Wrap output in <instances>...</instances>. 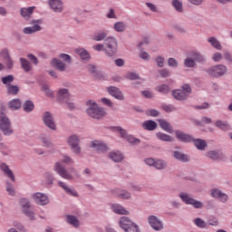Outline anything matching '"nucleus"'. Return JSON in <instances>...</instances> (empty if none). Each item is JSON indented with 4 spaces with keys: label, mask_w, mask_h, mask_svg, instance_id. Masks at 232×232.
<instances>
[{
    "label": "nucleus",
    "mask_w": 232,
    "mask_h": 232,
    "mask_svg": "<svg viewBox=\"0 0 232 232\" xmlns=\"http://www.w3.org/2000/svg\"><path fill=\"white\" fill-rule=\"evenodd\" d=\"M54 171L62 177V179H64L65 180H73L74 177L76 179H79L81 175L77 171V169L74 167H71L68 169L63 163L61 162H56L54 164Z\"/></svg>",
    "instance_id": "obj_1"
},
{
    "label": "nucleus",
    "mask_w": 232,
    "mask_h": 232,
    "mask_svg": "<svg viewBox=\"0 0 232 232\" xmlns=\"http://www.w3.org/2000/svg\"><path fill=\"white\" fill-rule=\"evenodd\" d=\"M86 113L92 119H96L97 121H100V119H102V117H106V110L102 107H99L95 101L88 100L86 102Z\"/></svg>",
    "instance_id": "obj_2"
},
{
    "label": "nucleus",
    "mask_w": 232,
    "mask_h": 232,
    "mask_svg": "<svg viewBox=\"0 0 232 232\" xmlns=\"http://www.w3.org/2000/svg\"><path fill=\"white\" fill-rule=\"evenodd\" d=\"M104 53L106 57H115L117 55V52L119 51V43L117 42V38L114 36H108L104 40Z\"/></svg>",
    "instance_id": "obj_3"
},
{
    "label": "nucleus",
    "mask_w": 232,
    "mask_h": 232,
    "mask_svg": "<svg viewBox=\"0 0 232 232\" xmlns=\"http://www.w3.org/2000/svg\"><path fill=\"white\" fill-rule=\"evenodd\" d=\"M0 131L5 136L10 137L14 135V129L12 128V121L5 112H0Z\"/></svg>",
    "instance_id": "obj_4"
},
{
    "label": "nucleus",
    "mask_w": 232,
    "mask_h": 232,
    "mask_svg": "<svg viewBox=\"0 0 232 232\" xmlns=\"http://www.w3.org/2000/svg\"><path fill=\"white\" fill-rule=\"evenodd\" d=\"M227 72H229V70L227 69V66L224 64L214 65L207 69L208 75H209V77H213L214 79L224 77V75H227Z\"/></svg>",
    "instance_id": "obj_5"
},
{
    "label": "nucleus",
    "mask_w": 232,
    "mask_h": 232,
    "mask_svg": "<svg viewBox=\"0 0 232 232\" xmlns=\"http://www.w3.org/2000/svg\"><path fill=\"white\" fill-rule=\"evenodd\" d=\"M66 142L74 155H81L82 149L81 148V139L77 136V134L70 135L67 138Z\"/></svg>",
    "instance_id": "obj_6"
},
{
    "label": "nucleus",
    "mask_w": 232,
    "mask_h": 232,
    "mask_svg": "<svg viewBox=\"0 0 232 232\" xmlns=\"http://www.w3.org/2000/svg\"><path fill=\"white\" fill-rule=\"evenodd\" d=\"M179 198L184 204H187V206H193L195 209H202V208H204V203H202V201L193 198L191 195L186 192H181L179 194Z\"/></svg>",
    "instance_id": "obj_7"
},
{
    "label": "nucleus",
    "mask_w": 232,
    "mask_h": 232,
    "mask_svg": "<svg viewBox=\"0 0 232 232\" xmlns=\"http://www.w3.org/2000/svg\"><path fill=\"white\" fill-rule=\"evenodd\" d=\"M43 23V20H31L29 22V24L31 26L25 27L23 29L24 34L25 35H32V34H37V32H41L43 30V27H41V24Z\"/></svg>",
    "instance_id": "obj_8"
},
{
    "label": "nucleus",
    "mask_w": 232,
    "mask_h": 232,
    "mask_svg": "<svg viewBox=\"0 0 232 232\" xmlns=\"http://www.w3.org/2000/svg\"><path fill=\"white\" fill-rule=\"evenodd\" d=\"M32 200H34L37 206H48L50 204V198L48 195L43 192H35L31 195Z\"/></svg>",
    "instance_id": "obj_9"
},
{
    "label": "nucleus",
    "mask_w": 232,
    "mask_h": 232,
    "mask_svg": "<svg viewBox=\"0 0 232 232\" xmlns=\"http://www.w3.org/2000/svg\"><path fill=\"white\" fill-rule=\"evenodd\" d=\"M147 222L154 231H162V229H164V223L157 216H149L147 218Z\"/></svg>",
    "instance_id": "obj_10"
},
{
    "label": "nucleus",
    "mask_w": 232,
    "mask_h": 232,
    "mask_svg": "<svg viewBox=\"0 0 232 232\" xmlns=\"http://www.w3.org/2000/svg\"><path fill=\"white\" fill-rule=\"evenodd\" d=\"M47 5L54 14H63L64 12V2L63 0H48Z\"/></svg>",
    "instance_id": "obj_11"
},
{
    "label": "nucleus",
    "mask_w": 232,
    "mask_h": 232,
    "mask_svg": "<svg viewBox=\"0 0 232 232\" xmlns=\"http://www.w3.org/2000/svg\"><path fill=\"white\" fill-rule=\"evenodd\" d=\"M43 122L44 126L55 131L57 130V125L55 124V121L53 120V116L50 111H45L42 116Z\"/></svg>",
    "instance_id": "obj_12"
},
{
    "label": "nucleus",
    "mask_w": 232,
    "mask_h": 232,
    "mask_svg": "<svg viewBox=\"0 0 232 232\" xmlns=\"http://www.w3.org/2000/svg\"><path fill=\"white\" fill-rule=\"evenodd\" d=\"M211 197L213 198H218L223 204L227 202V200H229V196H227V194L220 190V188H214L211 189Z\"/></svg>",
    "instance_id": "obj_13"
},
{
    "label": "nucleus",
    "mask_w": 232,
    "mask_h": 232,
    "mask_svg": "<svg viewBox=\"0 0 232 232\" xmlns=\"http://www.w3.org/2000/svg\"><path fill=\"white\" fill-rule=\"evenodd\" d=\"M91 148L98 153H106L108 151V145L101 140H92L91 142Z\"/></svg>",
    "instance_id": "obj_14"
},
{
    "label": "nucleus",
    "mask_w": 232,
    "mask_h": 232,
    "mask_svg": "<svg viewBox=\"0 0 232 232\" xmlns=\"http://www.w3.org/2000/svg\"><path fill=\"white\" fill-rule=\"evenodd\" d=\"M176 139L179 140V142H193V136L188 134L182 130H176L174 131Z\"/></svg>",
    "instance_id": "obj_15"
},
{
    "label": "nucleus",
    "mask_w": 232,
    "mask_h": 232,
    "mask_svg": "<svg viewBox=\"0 0 232 232\" xmlns=\"http://www.w3.org/2000/svg\"><path fill=\"white\" fill-rule=\"evenodd\" d=\"M118 198H121V200H131V192L122 189V188H116L111 190Z\"/></svg>",
    "instance_id": "obj_16"
},
{
    "label": "nucleus",
    "mask_w": 232,
    "mask_h": 232,
    "mask_svg": "<svg viewBox=\"0 0 232 232\" xmlns=\"http://www.w3.org/2000/svg\"><path fill=\"white\" fill-rule=\"evenodd\" d=\"M108 93L111 95V97H114V99H117V101H124V93L122 92L115 87V86H110L107 88Z\"/></svg>",
    "instance_id": "obj_17"
},
{
    "label": "nucleus",
    "mask_w": 232,
    "mask_h": 232,
    "mask_svg": "<svg viewBox=\"0 0 232 232\" xmlns=\"http://www.w3.org/2000/svg\"><path fill=\"white\" fill-rule=\"evenodd\" d=\"M56 99L57 101H59V102H62V103L65 102L66 101H69L70 99H72L70 91H68V89L58 90Z\"/></svg>",
    "instance_id": "obj_18"
},
{
    "label": "nucleus",
    "mask_w": 232,
    "mask_h": 232,
    "mask_svg": "<svg viewBox=\"0 0 232 232\" xmlns=\"http://www.w3.org/2000/svg\"><path fill=\"white\" fill-rule=\"evenodd\" d=\"M208 159L211 160H226V155L218 150H209L206 153Z\"/></svg>",
    "instance_id": "obj_19"
},
{
    "label": "nucleus",
    "mask_w": 232,
    "mask_h": 232,
    "mask_svg": "<svg viewBox=\"0 0 232 232\" xmlns=\"http://www.w3.org/2000/svg\"><path fill=\"white\" fill-rule=\"evenodd\" d=\"M58 186L63 189V191L71 197H79V193L73 188H70L64 181H58Z\"/></svg>",
    "instance_id": "obj_20"
},
{
    "label": "nucleus",
    "mask_w": 232,
    "mask_h": 232,
    "mask_svg": "<svg viewBox=\"0 0 232 232\" xmlns=\"http://www.w3.org/2000/svg\"><path fill=\"white\" fill-rule=\"evenodd\" d=\"M0 169L4 172L7 179H10L13 182H15V176L6 163H0Z\"/></svg>",
    "instance_id": "obj_21"
},
{
    "label": "nucleus",
    "mask_w": 232,
    "mask_h": 232,
    "mask_svg": "<svg viewBox=\"0 0 232 232\" xmlns=\"http://www.w3.org/2000/svg\"><path fill=\"white\" fill-rule=\"evenodd\" d=\"M51 66L58 70V72H66V63L62 62L59 58H53L51 61Z\"/></svg>",
    "instance_id": "obj_22"
},
{
    "label": "nucleus",
    "mask_w": 232,
    "mask_h": 232,
    "mask_svg": "<svg viewBox=\"0 0 232 232\" xmlns=\"http://www.w3.org/2000/svg\"><path fill=\"white\" fill-rule=\"evenodd\" d=\"M190 55L193 57L195 63H198L199 64H206V63H208V58L199 52L192 51L190 52Z\"/></svg>",
    "instance_id": "obj_23"
},
{
    "label": "nucleus",
    "mask_w": 232,
    "mask_h": 232,
    "mask_svg": "<svg viewBox=\"0 0 232 232\" xmlns=\"http://www.w3.org/2000/svg\"><path fill=\"white\" fill-rule=\"evenodd\" d=\"M113 213H116V215H130V212L126 208L122 207L121 204H112L111 207Z\"/></svg>",
    "instance_id": "obj_24"
},
{
    "label": "nucleus",
    "mask_w": 232,
    "mask_h": 232,
    "mask_svg": "<svg viewBox=\"0 0 232 232\" xmlns=\"http://www.w3.org/2000/svg\"><path fill=\"white\" fill-rule=\"evenodd\" d=\"M35 10V6H29V7H23L20 10V14L25 21H29L30 17H32V14H34V11Z\"/></svg>",
    "instance_id": "obj_25"
},
{
    "label": "nucleus",
    "mask_w": 232,
    "mask_h": 232,
    "mask_svg": "<svg viewBox=\"0 0 232 232\" xmlns=\"http://www.w3.org/2000/svg\"><path fill=\"white\" fill-rule=\"evenodd\" d=\"M109 159L113 162H122L124 155H122L119 150H112L109 153Z\"/></svg>",
    "instance_id": "obj_26"
},
{
    "label": "nucleus",
    "mask_w": 232,
    "mask_h": 232,
    "mask_svg": "<svg viewBox=\"0 0 232 232\" xmlns=\"http://www.w3.org/2000/svg\"><path fill=\"white\" fill-rule=\"evenodd\" d=\"M119 226L124 231H128L130 226H133V222L128 217H122L119 221Z\"/></svg>",
    "instance_id": "obj_27"
},
{
    "label": "nucleus",
    "mask_w": 232,
    "mask_h": 232,
    "mask_svg": "<svg viewBox=\"0 0 232 232\" xmlns=\"http://www.w3.org/2000/svg\"><path fill=\"white\" fill-rule=\"evenodd\" d=\"M65 222L70 226H72V227H79V226H81V221H79V218L73 215L65 216Z\"/></svg>",
    "instance_id": "obj_28"
},
{
    "label": "nucleus",
    "mask_w": 232,
    "mask_h": 232,
    "mask_svg": "<svg viewBox=\"0 0 232 232\" xmlns=\"http://www.w3.org/2000/svg\"><path fill=\"white\" fill-rule=\"evenodd\" d=\"M173 157L176 160H179V162H189V156L184 154V152L175 150L173 151Z\"/></svg>",
    "instance_id": "obj_29"
},
{
    "label": "nucleus",
    "mask_w": 232,
    "mask_h": 232,
    "mask_svg": "<svg viewBox=\"0 0 232 232\" xmlns=\"http://www.w3.org/2000/svg\"><path fill=\"white\" fill-rule=\"evenodd\" d=\"M172 95H173L174 99H176V101H186V100H188V97H189L181 89L173 91Z\"/></svg>",
    "instance_id": "obj_30"
},
{
    "label": "nucleus",
    "mask_w": 232,
    "mask_h": 232,
    "mask_svg": "<svg viewBox=\"0 0 232 232\" xmlns=\"http://www.w3.org/2000/svg\"><path fill=\"white\" fill-rule=\"evenodd\" d=\"M19 62L24 72H32L34 67L32 66V63L30 61H28L26 58H20Z\"/></svg>",
    "instance_id": "obj_31"
},
{
    "label": "nucleus",
    "mask_w": 232,
    "mask_h": 232,
    "mask_svg": "<svg viewBox=\"0 0 232 232\" xmlns=\"http://www.w3.org/2000/svg\"><path fill=\"white\" fill-rule=\"evenodd\" d=\"M142 128L147 131H155L157 130V123L153 120H148L142 123Z\"/></svg>",
    "instance_id": "obj_32"
},
{
    "label": "nucleus",
    "mask_w": 232,
    "mask_h": 232,
    "mask_svg": "<svg viewBox=\"0 0 232 232\" xmlns=\"http://www.w3.org/2000/svg\"><path fill=\"white\" fill-rule=\"evenodd\" d=\"M127 28H128V24H126V22L119 21V22H115L113 24V30H115V32H118L119 34H122V32H126Z\"/></svg>",
    "instance_id": "obj_33"
},
{
    "label": "nucleus",
    "mask_w": 232,
    "mask_h": 232,
    "mask_svg": "<svg viewBox=\"0 0 232 232\" xmlns=\"http://www.w3.org/2000/svg\"><path fill=\"white\" fill-rule=\"evenodd\" d=\"M158 122L161 130L167 131V133H171L173 131V127L166 120L160 119L158 120Z\"/></svg>",
    "instance_id": "obj_34"
},
{
    "label": "nucleus",
    "mask_w": 232,
    "mask_h": 232,
    "mask_svg": "<svg viewBox=\"0 0 232 232\" xmlns=\"http://www.w3.org/2000/svg\"><path fill=\"white\" fill-rule=\"evenodd\" d=\"M154 168H155V169H158L159 171L168 169V161L164 160L162 159H157L154 163Z\"/></svg>",
    "instance_id": "obj_35"
},
{
    "label": "nucleus",
    "mask_w": 232,
    "mask_h": 232,
    "mask_svg": "<svg viewBox=\"0 0 232 232\" xmlns=\"http://www.w3.org/2000/svg\"><path fill=\"white\" fill-rule=\"evenodd\" d=\"M192 142L194 143V145L196 146V148L198 150H199L200 151H204V150H206V148H208V142H206V140H202V139H194Z\"/></svg>",
    "instance_id": "obj_36"
},
{
    "label": "nucleus",
    "mask_w": 232,
    "mask_h": 232,
    "mask_svg": "<svg viewBox=\"0 0 232 232\" xmlns=\"http://www.w3.org/2000/svg\"><path fill=\"white\" fill-rule=\"evenodd\" d=\"M19 206H20L21 211L23 212L32 208V202H30L28 198H21L19 199Z\"/></svg>",
    "instance_id": "obj_37"
},
{
    "label": "nucleus",
    "mask_w": 232,
    "mask_h": 232,
    "mask_svg": "<svg viewBox=\"0 0 232 232\" xmlns=\"http://www.w3.org/2000/svg\"><path fill=\"white\" fill-rule=\"evenodd\" d=\"M108 31H99L92 36V40L96 41V43H101V41H104V39H108Z\"/></svg>",
    "instance_id": "obj_38"
},
{
    "label": "nucleus",
    "mask_w": 232,
    "mask_h": 232,
    "mask_svg": "<svg viewBox=\"0 0 232 232\" xmlns=\"http://www.w3.org/2000/svg\"><path fill=\"white\" fill-rule=\"evenodd\" d=\"M22 106L21 100L13 99L8 102V108L12 110V111H15L20 110Z\"/></svg>",
    "instance_id": "obj_39"
},
{
    "label": "nucleus",
    "mask_w": 232,
    "mask_h": 232,
    "mask_svg": "<svg viewBox=\"0 0 232 232\" xmlns=\"http://www.w3.org/2000/svg\"><path fill=\"white\" fill-rule=\"evenodd\" d=\"M76 53L82 59V61H88L91 59L90 53L84 48H78L75 50Z\"/></svg>",
    "instance_id": "obj_40"
},
{
    "label": "nucleus",
    "mask_w": 232,
    "mask_h": 232,
    "mask_svg": "<svg viewBox=\"0 0 232 232\" xmlns=\"http://www.w3.org/2000/svg\"><path fill=\"white\" fill-rule=\"evenodd\" d=\"M23 110L25 113H32L35 110V104H34V102L27 100L23 104Z\"/></svg>",
    "instance_id": "obj_41"
},
{
    "label": "nucleus",
    "mask_w": 232,
    "mask_h": 232,
    "mask_svg": "<svg viewBox=\"0 0 232 232\" xmlns=\"http://www.w3.org/2000/svg\"><path fill=\"white\" fill-rule=\"evenodd\" d=\"M183 64L185 68H195L197 66V63L195 62V58L191 56V53H189L188 57L184 60Z\"/></svg>",
    "instance_id": "obj_42"
},
{
    "label": "nucleus",
    "mask_w": 232,
    "mask_h": 232,
    "mask_svg": "<svg viewBox=\"0 0 232 232\" xmlns=\"http://www.w3.org/2000/svg\"><path fill=\"white\" fill-rule=\"evenodd\" d=\"M156 137L159 140H162V142H173L175 140L173 137L163 132H158Z\"/></svg>",
    "instance_id": "obj_43"
},
{
    "label": "nucleus",
    "mask_w": 232,
    "mask_h": 232,
    "mask_svg": "<svg viewBox=\"0 0 232 232\" xmlns=\"http://www.w3.org/2000/svg\"><path fill=\"white\" fill-rule=\"evenodd\" d=\"M215 126L218 128L219 130H222V131H227L229 130V123L227 121H224L222 120H218L216 121Z\"/></svg>",
    "instance_id": "obj_44"
},
{
    "label": "nucleus",
    "mask_w": 232,
    "mask_h": 232,
    "mask_svg": "<svg viewBox=\"0 0 232 232\" xmlns=\"http://www.w3.org/2000/svg\"><path fill=\"white\" fill-rule=\"evenodd\" d=\"M14 77L12 74H8L6 76H3L1 78L2 84L5 85V88H8V86L12 85L13 81H14Z\"/></svg>",
    "instance_id": "obj_45"
},
{
    "label": "nucleus",
    "mask_w": 232,
    "mask_h": 232,
    "mask_svg": "<svg viewBox=\"0 0 232 232\" xmlns=\"http://www.w3.org/2000/svg\"><path fill=\"white\" fill-rule=\"evenodd\" d=\"M172 6L179 12V14H182L184 12V5H182V0H172Z\"/></svg>",
    "instance_id": "obj_46"
},
{
    "label": "nucleus",
    "mask_w": 232,
    "mask_h": 232,
    "mask_svg": "<svg viewBox=\"0 0 232 232\" xmlns=\"http://www.w3.org/2000/svg\"><path fill=\"white\" fill-rule=\"evenodd\" d=\"M40 142L44 148H53V143H52L50 138L46 137L45 135L40 137Z\"/></svg>",
    "instance_id": "obj_47"
},
{
    "label": "nucleus",
    "mask_w": 232,
    "mask_h": 232,
    "mask_svg": "<svg viewBox=\"0 0 232 232\" xmlns=\"http://www.w3.org/2000/svg\"><path fill=\"white\" fill-rule=\"evenodd\" d=\"M22 213L27 217V218H29V220H37V216L35 215V212L32 209V208H27L24 211H22Z\"/></svg>",
    "instance_id": "obj_48"
},
{
    "label": "nucleus",
    "mask_w": 232,
    "mask_h": 232,
    "mask_svg": "<svg viewBox=\"0 0 232 232\" xmlns=\"http://www.w3.org/2000/svg\"><path fill=\"white\" fill-rule=\"evenodd\" d=\"M193 224H195V226H197V227H199L200 229H206V227H208V223L200 218H194Z\"/></svg>",
    "instance_id": "obj_49"
},
{
    "label": "nucleus",
    "mask_w": 232,
    "mask_h": 232,
    "mask_svg": "<svg viewBox=\"0 0 232 232\" xmlns=\"http://www.w3.org/2000/svg\"><path fill=\"white\" fill-rule=\"evenodd\" d=\"M208 43H209L211 46H213V48H215L216 50H222V44H220V42L218 41L217 38L209 37L208 39Z\"/></svg>",
    "instance_id": "obj_50"
},
{
    "label": "nucleus",
    "mask_w": 232,
    "mask_h": 232,
    "mask_svg": "<svg viewBox=\"0 0 232 232\" xmlns=\"http://www.w3.org/2000/svg\"><path fill=\"white\" fill-rule=\"evenodd\" d=\"M0 153L4 155V157H8L10 155V148L5 142H0Z\"/></svg>",
    "instance_id": "obj_51"
},
{
    "label": "nucleus",
    "mask_w": 232,
    "mask_h": 232,
    "mask_svg": "<svg viewBox=\"0 0 232 232\" xmlns=\"http://www.w3.org/2000/svg\"><path fill=\"white\" fill-rule=\"evenodd\" d=\"M58 59L65 64H72V56H70V54L60 53Z\"/></svg>",
    "instance_id": "obj_52"
},
{
    "label": "nucleus",
    "mask_w": 232,
    "mask_h": 232,
    "mask_svg": "<svg viewBox=\"0 0 232 232\" xmlns=\"http://www.w3.org/2000/svg\"><path fill=\"white\" fill-rule=\"evenodd\" d=\"M156 92H159V93H162L163 95H166V93H169V86L168 84L158 85L156 87Z\"/></svg>",
    "instance_id": "obj_53"
},
{
    "label": "nucleus",
    "mask_w": 232,
    "mask_h": 232,
    "mask_svg": "<svg viewBox=\"0 0 232 232\" xmlns=\"http://www.w3.org/2000/svg\"><path fill=\"white\" fill-rule=\"evenodd\" d=\"M7 90V93L9 95H17V93H19V86L17 85H8V87H6Z\"/></svg>",
    "instance_id": "obj_54"
},
{
    "label": "nucleus",
    "mask_w": 232,
    "mask_h": 232,
    "mask_svg": "<svg viewBox=\"0 0 232 232\" xmlns=\"http://www.w3.org/2000/svg\"><path fill=\"white\" fill-rule=\"evenodd\" d=\"M112 130L114 131H118V133H120L121 139H127L128 138V131H126V130L122 129V127L121 126H117V127H113Z\"/></svg>",
    "instance_id": "obj_55"
},
{
    "label": "nucleus",
    "mask_w": 232,
    "mask_h": 232,
    "mask_svg": "<svg viewBox=\"0 0 232 232\" xmlns=\"http://www.w3.org/2000/svg\"><path fill=\"white\" fill-rule=\"evenodd\" d=\"M44 179H45V184H47V186H52V184H53V180H54L53 173L46 172L44 174Z\"/></svg>",
    "instance_id": "obj_56"
},
{
    "label": "nucleus",
    "mask_w": 232,
    "mask_h": 232,
    "mask_svg": "<svg viewBox=\"0 0 232 232\" xmlns=\"http://www.w3.org/2000/svg\"><path fill=\"white\" fill-rule=\"evenodd\" d=\"M125 140H127V142H129L130 144H132V145L140 144V140L135 138L133 135L127 136V138Z\"/></svg>",
    "instance_id": "obj_57"
},
{
    "label": "nucleus",
    "mask_w": 232,
    "mask_h": 232,
    "mask_svg": "<svg viewBox=\"0 0 232 232\" xmlns=\"http://www.w3.org/2000/svg\"><path fill=\"white\" fill-rule=\"evenodd\" d=\"M140 59H142V61H150L151 59V55L148 53V52L141 50L139 53Z\"/></svg>",
    "instance_id": "obj_58"
},
{
    "label": "nucleus",
    "mask_w": 232,
    "mask_h": 232,
    "mask_svg": "<svg viewBox=\"0 0 232 232\" xmlns=\"http://www.w3.org/2000/svg\"><path fill=\"white\" fill-rule=\"evenodd\" d=\"M4 64L7 70H12L14 68V60H12V57L6 58L4 60Z\"/></svg>",
    "instance_id": "obj_59"
},
{
    "label": "nucleus",
    "mask_w": 232,
    "mask_h": 232,
    "mask_svg": "<svg viewBox=\"0 0 232 232\" xmlns=\"http://www.w3.org/2000/svg\"><path fill=\"white\" fill-rule=\"evenodd\" d=\"M6 191L8 195H11V197H15V188H14V185L7 183L6 184Z\"/></svg>",
    "instance_id": "obj_60"
},
{
    "label": "nucleus",
    "mask_w": 232,
    "mask_h": 232,
    "mask_svg": "<svg viewBox=\"0 0 232 232\" xmlns=\"http://www.w3.org/2000/svg\"><path fill=\"white\" fill-rule=\"evenodd\" d=\"M162 110H164V111H167V113H171V111H177V108H175L171 104L162 105Z\"/></svg>",
    "instance_id": "obj_61"
},
{
    "label": "nucleus",
    "mask_w": 232,
    "mask_h": 232,
    "mask_svg": "<svg viewBox=\"0 0 232 232\" xmlns=\"http://www.w3.org/2000/svg\"><path fill=\"white\" fill-rule=\"evenodd\" d=\"M107 19H117V14L115 13V9L111 8L109 9L107 14H106Z\"/></svg>",
    "instance_id": "obj_62"
},
{
    "label": "nucleus",
    "mask_w": 232,
    "mask_h": 232,
    "mask_svg": "<svg viewBox=\"0 0 232 232\" xmlns=\"http://www.w3.org/2000/svg\"><path fill=\"white\" fill-rule=\"evenodd\" d=\"M223 57L225 59V61H227V63H230V64H232V53L229 51H225L223 53Z\"/></svg>",
    "instance_id": "obj_63"
},
{
    "label": "nucleus",
    "mask_w": 232,
    "mask_h": 232,
    "mask_svg": "<svg viewBox=\"0 0 232 232\" xmlns=\"http://www.w3.org/2000/svg\"><path fill=\"white\" fill-rule=\"evenodd\" d=\"M125 232H139V226L133 223Z\"/></svg>",
    "instance_id": "obj_64"
}]
</instances>
